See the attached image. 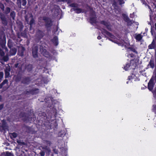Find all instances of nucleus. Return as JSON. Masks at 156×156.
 <instances>
[{
	"instance_id": "nucleus-1",
	"label": "nucleus",
	"mask_w": 156,
	"mask_h": 156,
	"mask_svg": "<svg viewBox=\"0 0 156 156\" xmlns=\"http://www.w3.org/2000/svg\"><path fill=\"white\" fill-rule=\"evenodd\" d=\"M154 80L156 81V70L154 72V75L152 77L148 83V87L150 90H151L153 89Z\"/></svg>"
},
{
	"instance_id": "nucleus-2",
	"label": "nucleus",
	"mask_w": 156,
	"mask_h": 156,
	"mask_svg": "<svg viewBox=\"0 0 156 156\" xmlns=\"http://www.w3.org/2000/svg\"><path fill=\"white\" fill-rule=\"evenodd\" d=\"M39 49L40 52L44 56L46 57H49L50 56L48 52L47 51L46 49H44L42 46H40Z\"/></svg>"
},
{
	"instance_id": "nucleus-3",
	"label": "nucleus",
	"mask_w": 156,
	"mask_h": 156,
	"mask_svg": "<svg viewBox=\"0 0 156 156\" xmlns=\"http://www.w3.org/2000/svg\"><path fill=\"white\" fill-rule=\"evenodd\" d=\"M27 1L26 0H17L16 4L18 7L20 8H22V5L23 6H24L26 5Z\"/></svg>"
},
{
	"instance_id": "nucleus-4",
	"label": "nucleus",
	"mask_w": 156,
	"mask_h": 156,
	"mask_svg": "<svg viewBox=\"0 0 156 156\" xmlns=\"http://www.w3.org/2000/svg\"><path fill=\"white\" fill-rule=\"evenodd\" d=\"M43 20L45 21L46 27H50L52 26V22L50 18L44 17H43Z\"/></svg>"
},
{
	"instance_id": "nucleus-5",
	"label": "nucleus",
	"mask_w": 156,
	"mask_h": 156,
	"mask_svg": "<svg viewBox=\"0 0 156 156\" xmlns=\"http://www.w3.org/2000/svg\"><path fill=\"white\" fill-rule=\"evenodd\" d=\"M0 18L2 20V23L4 25L7 24L8 22L5 16L2 12H0Z\"/></svg>"
},
{
	"instance_id": "nucleus-6",
	"label": "nucleus",
	"mask_w": 156,
	"mask_h": 156,
	"mask_svg": "<svg viewBox=\"0 0 156 156\" xmlns=\"http://www.w3.org/2000/svg\"><path fill=\"white\" fill-rule=\"evenodd\" d=\"M11 70V68L10 66L7 64L5 66V78L8 77L9 76L10 73L9 72Z\"/></svg>"
},
{
	"instance_id": "nucleus-7",
	"label": "nucleus",
	"mask_w": 156,
	"mask_h": 156,
	"mask_svg": "<svg viewBox=\"0 0 156 156\" xmlns=\"http://www.w3.org/2000/svg\"><path fill=\"white\" fill-rule=\"evenodd\" d=\"M38 46H34L32 48V54L34 58H37L38 56L37 51Z\"/></svg>"
},
{
	"instance_id": "nucleus-8",
	"label": "nucleus",
	"mask_w": 156,
	"mask_h": 156,
	"mask_svg": "<svg viewBox=\"0 0 156 156\" xmlns=\"http://www.w3.org/2000/svg\"><path fill=\"white\" fill-rule=\"evenodd\" d=\"M38 90L37 89H35L29 91L25 90L24 91L23 93L25 94H36L38 93Z\"/></svg>"
},
{
	"instance_id": "nucleus-9",
	"label": "nucleus",
	"mask_w": 156,
	"mask_h": 156,
	"mask_svg": "<svg viewBox=\"0 0 156 156\" xmlns=\"http://www.w3.org/2000/svg\"><path fill=\"white\" fill-rule=\"evenodd\" d=\"M102 33L105 35H107L111 38H114L115 37L113 35H112L110 32H108L107 31L104 29H102Z\"/></svg>"
},
{
	"instance_id": "nucleus-10",
	"label": "nucleus",
	"mask_w": 156,
	"mask_h": 156,
	"mask_svg": "<svg viewBox=\"0 0 156 156\" xmlns=\"http://www.w3.org/2000/svg\"><path fill=\"white\" fill-rule=\"evenodd\" d=\"M100 23L101 24L105 25L107 29L109 31H111V26L109 23L107 22L104 21H102L100 22Z\"/></svg>"
},
{
	"instance_id": "nucleus-11",
	"label": "nucleus",
	"mask_w": 156,
	"mask_h": 156,
	"mask_svg": "<svg viewBox=\"0 0 156 156\" xmlns=\"http://www.w3.org/2000/svg\"><path fill=\"white\" fill-rule=\"evenodd\" d=\"M156 45V37H155V39H153L151 44L148 46V48L149 49H155V48Z\"/></svg>"
},
{
	"instance_id": "nucleus-12",
	"label": "nucleus",
	"mask_w": 156,
	"mask_h": 156,
	"mask_svg": "<svg viewBox=\"0 0 156 156\" xmlns=\"http://www.w3.org/2000/svg\"><path fill=\"white\" fill-rule=\"evenodd\" d=\"M25 49L23 47H21L19 48L18 51V55L22 56L23 55V52Z\"/></svg>"
},
{
	"instance_id": "nucleus-13",
	"label": "nucleus",
	"mask_w": 156,
	"mask_h": 156,
	"mask_svg": "<svg viewBox=\"0 0 156 156\" xmlns=\"http://www.w3.org/2000/svg\"><path fill=\"white\" fill-rule=\"evenodd\" d=\"M30 80L29 77H27L23 78L21 82L22 83L24 84H28L30 82Z\"/></svg>"
},
{
	"instance_id": "nucleus-14",
	"label": "nucleus",
	"mask_w": 156,
	"mask_h": 156,
	"mask_svg": "<svg viewBox=\"0 0 156 156\" xmlns=\"http://www.w3.org/2000/svg\"><path fill=\"white\" fill-rule=\"evenodd\" d=\"M17 49L15 48H13L10 49L9 51L10 55H14L16 53Z\"/></svg>"
},
{
	"instance_id": "nucleus-15",
	"label": "nucleus",
	"mask_w": 156,
	"mask_h": 156,
	"mask_svg": "<svg viewBox=\"0 0 156 156\" xmlns=\"http://www.w3.org/2000/svg\"><path fill=\"white\" fill-rule=\"evenodd\" d=\"M8 83V80L7 79L5 80L3 82L0 84V89H2L3 88L4 85L6 84L7 85Z\"/></svg>"
},
{
	"instance_id": "nucleus-16",
	"label": "nucleus",
	"mask_w": 156,
	"mask_h": 156,
	"mask_svg": "<svg viewBox=\"0 0 156 156\" xmlns=\"http://www.w3.org/2000/svg\"><path fill=\"white\" fill-rule=\"evenodd\" d=\"M30 17H31V20L29 23V24L30 25V28H31L32 27L33 24L34 23L35 21L33 18V16L32 14H30Z\"/></svg>"
},
{
	"instance_id": "nucleus-17",
	"label": "nucleus",
	"mask_w": 156,
	"mask_h": 156,
	"mask_svg": "<svg viewBox=\"0 0 156 156\" xmlns=\"http://www.w3.org/2000/svg\"><path fill=\"white\" fill-rule=\"evenodd\" d=\"M52 41L55 45L56 46L58 44V38L57 37H54L52 40Z\"/></svg>"
},
{
	"instance_id": "nucleus-18",
	"label": "nucleus",
	"mask_w": 156,
	"mask_h": 156,
	"mask_svg": "<svg viewBox=\"0 0 156 156\" xmlns=\"http://www.w3.org/2000/svg\"><path fill=\"white\" fill-rule=\"evenodd\" d=\"M8 47L11 48L13 46V43L12 41L10 39H9L8 41Z\"/></svg>"
},
{
	"instance_id": "nucleus-19",
	"label": "nucleus",
	"mask_w": 156,
	"mask_h": 156,
	"mask_svg": "<svg viewBox=\"0 0 156 156\" xmlns=\"http://www.w3.org/2000/svg\"><path fill=\"white\" fill-rule=\"evenodd\" d=\"M2 60H3L5 62L7 61L9 59V55L8 54L5 56H2Z\"/></svg>"
},
{
	"instance_id": "nucleus-20",
	"label": "nucleus",
	"mask_w": 156,
	"mask_h": 156,
	"mask_svg": "<svg viewBox=\"0 0 156 156\" xmlns=\"http://www.w3.org/2000/svg\"><path fill=\"white\" fill-rule=\"evenodd\" d=\"M5 41L3 40H0V44L2 48H3L5 46Z\"/></svg>"
},
{
	"instance_id": "nucleus-21",
	"label": "nucleus",
	"mask_w": 156,
	"mask_h": 156,
	"mask_svg": "<svg viewBox=\"0 0 156 156\" xmlns=\"http://www.w3.org/2000/svg\"><path fill=\"white\" fill-rule=\"evenodd\" d=\"M96 19L95 17H91L90 18V22L91 23H96Z\"/></svg>"
},
{
	"instance_id": "nucleus-22",
	"label": "nucleus",
	"mask_w": 156,
	"mask_h": 156,
	"mask_svg": "<svg viewBox=\"0 0 156 156\" xmlns=\"http://www.w3.org/2000/svg\"><path fill=\"white\" fill-rule=\"evenodd\" d=\"M122 16L124 20L126 22L127 21H128L129 19L128 17V16L125 14H122Z\"/></svg>"
},
{
	"instance_id": "nucleus-23",
	"label": "nucleus",
	"mask_w": 156,
	"mask_h": 156,
	"mask_svg": "<svg viewBox=\"0 0 156 156\" xmlns=\"http://www.w3.org/2000/svg\"><path fill=\"white\" fill-rule=\"evenodd\" d=\"M10 16L12 18L13 20H14L15 16V13L14 11H12L10 14Z\"/></svg>"
},
{
	"instance_id": "nucleus-24",
	"label": "nucleus",
	"mask_w": 156,
	"mask_h": 156,
	"mask_svg": "<svg viewBox=\"0 0 156 156\" xmlns=\"http://www.w3.org/2000/svg\"><path fill=\"white\" fill-rule=\"evenodd\" d=\"M10 11H11L10 8L9 7H7L6 8H5V11L4 13L5 14H8L10 12Z\"/></svg>"
},
{
	"instance_id": "nucleus-25",
	"label": "nucleus",
	"mask_w": 156,
	"mask_h": 156,
	"mask_svg": "<svg viewBox=\"0 0 156 156\" xmlns=\"http://www.w3.org/2000/svg\"><path fill=\"white\" fill-rule=\"evenodd\" d=\"M11 137L13 138H16L17 136V134L15 133H11L10 134Z\"/></svg>"
},
{
	"instance_id": "nucleus-26",
	"label": "nucleus",
	"mask_w": 156,
	"mask_h": 156,
	"mask_svg": "<svg viewBox=\"0 0 156 156\" xmlns=\"http://www.w3.org/2000/svg\"><path fill=\"white\" fill-rule=\"evenodd\" d=\"M57 1L59 2H67L68 3H70L72 2V0H56Z\"/></svg>"
},
{
	"instance_id": "nucleus-27",
	"label": "nucleus",
	"mask_w": 156,
	"mask_h": 156,
	"mask_svg": "<svg viewBox=\"0 0 156 156\" xmlns=\"http://www.w3.org/2000/svg\"><path fill=\"white\" fill-rule=\"evenodd\" d=\"M73 9L77 13H79L82 12V10L80 9Z\"/></svg>"
},
{
	"instance_id": "nucleus-28",
	"label": "nucleus",
	"mask_w": 156,
	"mask_h": 156,
	"mask_svg": "<svg viewBox=\"0 0 156 156\" xmlns=\"http://www.w3.org/2000/svg\"><path fill=\"white\" fill-rule=\"evenodd\" d=\"M142 37L141 36V35L140 34H138L137 35L136 37L135 38L137 40L139 41H140L141 39H142Z\"/></svg>"
},
{
	"instance_id": "nucleus-29",
	"label": "nucleus",
	"mask_w": 156,
	"mask_h": 156,
	"mask_svg": "<svg viewBox=\"0 0 156 156\" xmlns=\"http://www.w3.org/2000/svg\"><path fill=\"white\" fill-rule=\"evenodd\" d=\"M26 69L29 71H31L32 69V66L31 65L29 64L27 65L26 67Z\"/></svg>"
},
{
	"instance_id": "nucleus-30",
	"label": "nucleus",
	"mask_w": 156,
	"mask_h": 156,
	"mask_svg": "<svg viewBox=\"0 0 156 156\" xmlns=\"http://www.w3.org/2000/svg\"><path fill=\"white\" fill-rule=\"evenodd\" d=\"M21 79V77L20 76L17 75L15 81L16 82H18L20 81Z\"/></svg>"
},
{
	"instance_id": "nucleus-31",
	"label": "nucleus",
	"mask_w": 156,
	"mask_h": 156,
	"mask_svg": "<svg viewBox=\"0 0 156 156\" xmlns=\"http://www.w3.org/2000/svg\"><path fill=\"white\" fill-rule=\"evenodd\" d=\"M149 65H150L151 67L152 68H153L154 66V61L151 60L149 62Z\"/></svg>"
},
{
	"instance_id": "nucleus-32",
	"label": "nucleus",
	"mask_w": 156,
	"mask_h": 156,
	"mask_svg": "<svg viewBox=\"0 0 156 156\" xmlns=\"http://www.w3.org/2000/svg\"><path fill=\"white\" fill-rule=\"evenodd\" d=\"M126 22L127 23V25L128 26L131 25L133 23L132 21L130 20L129 19L128 20V21H127Z\"/></svg>"
},
{
	"instance_id": "nucleus-33",
	"label": "nucleus",
	"mask_w": 156,
	"mask_h": 156,
	"mask_svg": "<svg viewBox=\"0 0 156 156\" xmlns=\"http://www.w3.org/2000/svg\"><path fill=\"white\" fill-rule=\"evenodd\" d=\"M129 49H130L131 51H133V52L136 53L137 54V52L136 51V50L133 47H129Z\"/></svg>"
},
{
	"instance_id": "nucleus-34",
	"label": "nucleus",
	"mask_w": 156,
	"mask_h": 156,
	"mask_svg": "<svg viewBox=\"0 0 156 156\" xmlns=\"http://www.w3.org/2000/svg\"><path fill=\"white\" fill-rule=\"evenodd\" d=\"M69 5L70 6L73 7H76L77 6V5L75 3H72L70 4H69Z\"/></svg>"
},
{
	"instance_id": "nucleus-35",
	"label": "nucleus",
	"mask_w": 156,
	"mask_h": 156,
	"mask_svg": "<svg viewBox=\"0 0 156 156\" xmlns=\"http://www.w3.org/2000/svg\"><path fill=\"white\" fill-rule=\"evenodd\" d=\"M5 55L4 52L1 49H0V55L2 56H3Z\"/></svg>"
},
{
	"instance_id": "nucleus-36",
	"label": "nucleus",
	"mask_w": 156,
	"mask_h": 156,
	"mask_svg": "<svg viewBox=\"0 0 156 156\" xmlns=\"http://www.w3.org/2000/svg\"><path fill=\"white\" fill-rule=\"evenodd\" d=\"M3 73L2 72H0V82H1L2 79L3 77Z\"/></svg>"
},
{
	"instance_id": "nucleus-37",
	"label": "nucleus",
	"mask_w": 156,
	"mask_h": 156,
	"mask_svg": "<svg viewBox=\"0 0 156 156\" xmlns=\"http://www.w3.org/2000/svg\"><path fill=\"white\" fill-rule=\"evenodd\" d=\"M119 3V4L120 5H121L122 4H123L125 2L123 0H118Z\"/></svg>"
},
{
	"instance_id": "nucleus-38",
	"label": "nucleus",
	"mask_w": 156,
	"mask_h": 156,
	"mask_svg": "<svg viewBox=\"0 0 156 156\" xmlns=\"http://www.w3.org/2000/svg\"><path fill=\"white\" fill-rule=\"evenodd\" d=\"M5 156H14L10 152H6Z\"/></svg>"
},
{
	"instance_id": "nucleus-39",
	"label": "nucleus",
	"mask_w": 156,
	"mask_h": 156,
	"mask_svg": "<svg viewBox=\"0 0 156 156\" xmlns=\"http://www.w3.org/2000/svg\"><path fill=\"white\" fill-rule=\"evenodd\" d=\"M25 19L26 21L27 22V23H28L29 22V19L28 18V16L27 15L25 16Z\"/></svg>"
},
{
	"instance_id": "nucleus-40",
	"label": "nucleus",
	"mask_w": 156,
	"mask_h": 156,
	"mask_svg": "<svg viewBox=\"0 0 156 156\" xmlns=\"http://www.w3.org/2000/svg\"><path fill=\"white\" fill-rule=\"evenodd\" d=\"M40 154L41 156H44L45 155V152L43 151H42L40 152Z\"/></svg>"
},
{
	"instance_id": "nucleus-41",
	"label": "nucleus",
	"mask_w": 156,
	"mask_h": 156,
	"mask_svg": "<svg viewBox=\"0 0 156 156\" xmlns=\"http://www.w3.org/2000/svg\"><path fill=\"white\" fill-rule=\"evenodd\" d=\"M115 13L117 14H119L120 13V9H119L118 10H117L116 9V8H115Z\"/></svg>"
},
{
	"instance_id": "nucleus-42",
	"label": "nucleus",
	"mask_w": 156,
	"mask_h": 156,
	"mask_svg": "<svg viewBox=\"0 0 156 156\" xmlns=\"http://www.w3.org/2000/svg\"><path fill=\"white\" fill-rule=\"evenodd\" d=\"M154 97L156 98V87L155 88L153 92Z\"/></svg>"
},
{
	"instance_id": "nucleus-43",
	"label": "nucleus",
	"mask_w": 156,
	"mask_h": 156,
	"mask_svg": "<svg viewBox=\"0 0 156 156\" xmlns=\"http://www.w3.org/2000/svg\"><path fill=\"white\" fill-rule=\"evenodd\" d=\"M130 66V65L129 64H126V66L124 67V69L126 70H127V69Z\"/></svg>"
},
{
	"instance_id": "nucleus-44",
	"label": "nucleus",
	"mask_w": 156,
	"mask_h": 156,
	"mask_svg": "<svg viewBox=\"0 0 156 156\" xmlns=\"http://www.w3.org/2000/svg\"><path fill=\"white\" fill-rule=\"evenodd\" d=\"M128 57H129V56H130L131 57L133 58V57H134V55L133 54H130L129 55H128Z\"/></svg>"
},
{
	"instance_id": "nucleus-45",
	"label": "nucleus",
	"mask_w": 156,
	"mask_h": 156,
	"mask_svg": "<svg viewBox=\"0 0 156 156\" xmlns=\"http://www.w3.org/2000/svg\"><path fill=\"white\" fill-rule=\"evenodd\" d=\"M19 63H16L14 65V67L16 68H17L18 66Z\"/></svg>"
},
{
	"instance_id": "nucleus-46",
	"label": "nucleus",
	"mask_w": 156,
	"mask_h": 156,
	"mask_svg": "<svg viewBox=\"0 0 156 156\" xmlns=\"http://www.w3.org/2000/svg\"><path fill=\"white\" fill-rule=\"evenodd\" d=\"M3 105H0V110H1L3 108Z\"/></svg>"
},
{
	"instance_id": "nucleus-47",
	"label": "nucleus",
	"mask_w": 156,
	"mask_h": 156,
	"mask_svg": "<svg viewBox=\"0 0 156 156\" xmlns=\"http://www.w3.org/2000/svg\"><path fill=\"white\" fill-rule=\"evenodd\" d=\"M113 5H114L115 6V8L116 7H117V6H116V2H114L113 4Z\"/></svg>"
},
{
	"instance_id": "nucleus-48",
	"label": "nucleus",
	"mask_w": 156,
	"mask_h": 156,
	"mask_svg": "<svg viewBox=\"0 0 156 156\" xmlns=\"http://www.w3.org/2000/svg\"><path fill=\"white\" fill-rule=\"evenodd\" d=\"M9 87H3V88L4 89H5V90L7 89Z\"/></svg>"
},
{
	"instance_id": "nucleus-49",
	"label": "nucleus",
	"mask_w": 156,
	"mask_h": 156,
	"mask_svg": "<svg viewBox=\"0 0 156 156\" xmlns=\"http://www.w3.org/2000/svg\"><path fill=\"white\" fill-rule=\"evenodd\" d=\"M17 142L19 144H21L22 143L21 141H20L19 140H17Z\"/></svg>"
},
{
	"instance_id": "nucleus-50",
	"label": "nucleus",
	"mask_w": 156,
	"mask_h": 156,
	"mask_svg": "<svg viewBox=\"0 0 156 156\" xmlns=\"http://www.w3.org/2000/svg\"><path fill=\"white\" fill-rule=\"evenodd\" d=\"M5 1L6 2H8V3H9L10 2H12L11 1H10L9 0H5Z\"/></svg>"
},
{
	"instance_id": "nucleus-51",
	"label": "nucleus",
	"mask_w": 156,
	"mask_h": 156,
	"mask_svg": "<svg viewBox=\"0 0 156 156\" xmlns=\"http://www.w3.org/2000/svg\"><path fill=\"white\" fill-rule=\"evenodd\" d=\"M2 10L3 11L4 10V5H2Z\"/></svg>"
},
{
	"instance_id": "nucleus-52",
	"label": "nucleus",
	"mask_w": 156,
	"mask_h": 156,
	"mask_svg": "<svg viewBox=\"0 0 156 156\" xmlns=\"http://www.w3.org/2000/svg\"><path fill=\"white\" fill-rule=\"evenodd\" d=\"M101 38V37L100 36H98V39H100Z\"/></svg>"
},
{
	"instance_id": "nucleus-53",
	"label": "nucleus",
	"mask_w": 156,
	"mask_h": 156,
	"mask_svg": "<svg viewBox=\"0 0 156 156\" xmlns=\"http://www.w3.org/2000/svg\"><path fill=\"white\" fill-rule=\"evenodd\" d=\"M53 151H54L55 153H57V151L55 149H54Z\"/></svg>"
},
{
	"instance_id": "nucleus-54",
	"label": "nucleus",
	"mask_w": 156,
	"mask_h": 156,
	"mask_svg": "<svg viewBox=\"0 0 156 156\" xmlns=\"http://www.w3.org/2000/svg\"><path fill=\"white\" fill-rule=\"evenodd\" d=\"M47 147H42V149H47Z\"/></svg>"
},
{
	"instance_id": "nucleus-55",
	"label": "nucleus",
	"mask_w": 156,
	"mask_h": 156,
	"mask_svg": "<svg viewBox=\"0 0 156 156\" xmlns=\"http://www.w3.org/2000/svg\"><path fill=\"white\" fill-rule=\"evenodd\" d=\"M37 33V34L38 33L42 34V32H41V31H39Z\"/></svg>"
},
{
	"instance_id": "nucleus-56",
	"label": "nucleus",
	"mask_w": 156,
	"mask_h": 156,
	"mask_svg": "<svg viewBox=\"0 0 156 156\" xmlns=\"http://www.w3.org/2000/svg\"><path fill=\"white\" fill-rule=\"evenodd\" d=\"M154 26H155V30H156V23H155Z\"/></svg>"
},
{
	"instance_id": "nucleus-57",
	"label": "nucleus",
	"mask_w": 156,
	"mask_h": 156,
	"mask_svg": "<svg viewBox=\"0 0 156 156\" xmlns=\"http://www.w3.org/2000/svg\"><path fill=\"white\" fill-rule=\"evenodd\" d=\"M2 96H1L0 95V101H1L2 100Z\"/></svg>"
},
{
	"instance_id": "nucleus-58",
	"label": "nucleus",
	"mask_w": 156,
	"mask_h": 156,
	"mask_svg": "<svg viewBox=\"0 0 156 156\" xmlns=\"http://www.w3.org/2000/svg\"><path fill=\"white\" fill-rule=\"evenodd\" d=\"M42 36H43L42 35H41L40 36H39V38H41L42 37Z\"/></svg>"
},
{
	"instance_id": "nucleus-59",
	"label": "nucleus",
	"mask_w": 156,
	"mask_h": 156,
	"mask_svg": "<svg viewBox=\"0 0 156 156\" xmlns=\"http://www.w3.org/2000/svg\"><path fill=\"white\" fill-rule=\"evenodd\" d=\"M5 49H6V50L7 51H8V49L7 48H5Z\"/></svg>"
},
{
	"instance_id": "nucleus-60",
	"label": "nucleus",
	"mask_w": 156,
	"mask_h": 156,
	"mask_svg": "<svg viewBox=\"0 0 156 156\" xmlns=\"http://www.w3.org/2000/svg\"><path fill=\"white\" fill-rule=\"evenodd\" d=\"M49 151H50V150L47 149Z\"/></svg>"
}]
</instances>
